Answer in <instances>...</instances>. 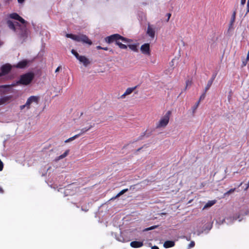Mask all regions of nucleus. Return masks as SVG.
<instances>
[{
	"label": "nucleus",
	"mask_w": 249,
	"mask_h": 249,
	"mask_svg": "<svg viewBox=\"0 0 249 249\" xmlns=\"http://www.w3.org/2000/svg\"><path fill=\"white\" fill-rule=\"evenodd\" d=\"M246 0H241V5L244 6L245 4Z\"/></svg>",
	"instance_id": "nucleus-35"
},
{
	"label": "nucleus",
	"mask_w": 249,
	"mask_h": 249,
	"mask_svg": "<svg viewBox=\"0 0 249 249\" xmlns=\"http://www.w3.org/2000/svg\"><path fill=\"white\" fill-rule=\"evenodd\" d=\"M174 245L175 242L173 241H166L163 244V246L166 248L174 247Z\"/></svg>",
	"instance_id": "nucleus-18"
},
{
	"label": "nucleus",
	"mask_w": 249,
	"mask_h": 249,
	"mask_svg": "<svg viewBox=\"0 0 249 249\" xmlns=\"http://www.w3.org/2000/svg\"><path fill=\"white\" fill-rule=\"evenodd\" d=\"M10 99V96H5L0 98V105H2L8 101Z\"/></svg>",
	"instance_id": "nucleus-20"
},
{
	"label": "nucleus",
	"mask_w": 249,
	"mask_h": 249,
	"mask_svg": "<svg viewBox=\"0 0 249 249\" xmlns=\"http://www.w3.org/2000/svg\"><path fill=\"white\" fill-rule=\"evenodd\" d=\"M213 82V79L209 80L207 83V86L205 88V91H206L211 86Z\"/></svg>",
	"instance_id": "nucleus-22"
},
{
	"label": "nucleus",
	"mask_w": 249,
	"mask_h": 249,
	"mask_svg": "<svg viewBox=\"0 0 249 249\" xmlns=\"http://www.w3.org/2000/svg\"><path fill=\"white\" fill-rule=\"evenodd\" d=\"M26 107V104H25V105H24L20 106V109L21 110H22V109H24Z\"/></svg>",
	"instance_id": "nucleus-36"
},
{
	"label": "nucleus",
	"mask_w": 249,
	"mask_h": 249,
	"mask_svg": "<svg viewBox=\"0 0 249 249\" xmlns=\"http://www.w3.org/2000/svg\"><path fill=\"white\" fill-rule=\"evenodd\" d=\"M171 112L168 111L162 117L157 123L156 127L157 128L165 127L169 123Z\"/></svg>",
	"instance_id": "nucleus-4"
},
{
	"label": "nucleus",
	"mask_w": 249,
	"mask_h": 249,
	"mask_svg": "<svg viewBox=\"0 0 249 249\" xmlns=\"http://www.w3.org/2000/svg\"><path fill=\"white\" fill-rule=\"evenodd\" d=\"M4 193V190H3L2 188L0 186V193L3 194Z\"/></svg>",
	"instance_id": "nucleus-38"
},
{
	"label": "nucleus",
	"mask_w": 249,
	"mask_h": 249,
	"mask_svg": "<svg viewBox=\"0 0 249 249\" xmlns=\"http://www.w3.org/2000/svg\"><path fill=\"white\" fill-rule=\"evenodd\" d=\"M235 12L234 11L233 13V14H232V22H233L235 20Z\"/></svg>",
	"instance_id": "nucleus-31"
},
{
	"label": "nucleus",
	"mask_w": 249,
	"mask_h": 249,
	"mask_svg": "<svg viewBox=\"0 0 249 249\" xmlns=\"http://www.w3.org/2000/svg\"><path fill=\"white\" fill-rule=\"evenodd\" d=\"M192 84V80H188L186 81V87L185 89H187L188 87L191 86Z\"/></svg>",
	"instance_id": "nucleus-25"
},
{
	"label": "nucleus",
	"mask_w": 249,
	"mask_h": 249,
	"mask_svg": "<svg viewBox=\"0 0 249 249\" xmlns=\"http://www.w3.org/2000/svg\"><path fill=\"white\" fill-rule=\"evenodd\" d=\"M16 25L20 26V24L18 22H16Z\"/></svg>",
	"instance_id": "nucleus-46"
},
{
	"label": "nucleus",
	"mask_w": 249,
	"mask_h": 249,
	"mask_svg": "<svg viewBox=\"0 0 249 249\" xmlns=\"http://www.w3.org/2000/svg\"><path fill=\"white\" fill-rule=\"evenodd\" d=\"M28 62L26 60H24L19 62L16 66L15 67L19 69H23L26 67Z\"/></svg>",
	"instance_id": "nucleus-11"
},
{
	"label": "nucleus",
	"mask_w": 249,
	"mask_h": 249,
	"mask_svg": "<svg viewBox=\"0 0 249 249\" xmlns=\"http://www.w3.org/2000/svg\"><path fill=\"white\" fill-rule=\"evenodd\" d=\"M60 69H61V66H59V67H58L56 68V69L55 70V72H58V71H59V70H60Z\"/></svg>",
	"instance_id": "nucleus-37"
},
{
	"label": "nucleus",
	"mask_w": 249,
	"mask_h": 249,
	"mask_svg": "<svg viewBox=\"0 0 249 249\" xmlns=\"http://www.w3.org/2000/svg\"><path fill=\"white\" fill-rule=\"evenodd\" d=\"M6 24L8 26V27L12 30H13L14 32L16 31V28L15 26V24L14 23V22L10 20H7L6 21Z\"/></svg>",
	"instance_id": "nucleus-12"
},
{
	"label": "nucleus",
	"mask_w": 249,
	"mask_h": 249,
	"mask_svg": "<svg viewBox=\"0 0 249 249\" xmlns=\"http://www.w3.org/2000/svg\"><path fill=\"white\" fill-rule=\"evenodd\" d=\"M247 58L248 60H249V52H248V53Z\"/></svg>",
	"instance_id": "nucleus-45"
},
{
	"label": "nucleus",
	"mask_w": 249,
	"mask_h": 249,
	"mask_svg": "<svg viewBox=\"0 0 249 249\" xmlns=\"http://www.w3.org/2000/svg\"><path fill=\"white\" fill-rule=\"evenodd\" d=\"M173 63H174V59H173V60H172V61L171 62V63H170V65H171V66H173L174 65Z\"/></svg>",
	"instance_id": "nucleus-44"
},
{
	"label": "nucleus",
	"mask_w": 249,
	"mask_h": 249,
	"mask_svg": "<svg viewBox=\"0 0 249 249\" xmlns=\"http://www.w3.org/2000/svg\"><path fill=\"white\" fill-rule=\"evenodd\" d=\"M69 152H70V150L67 149L63 154L60 155L59 156L57 157L55 159V161H58V160L65 158L68 155V154H69Z\"/></svg>",
	"instance_id": "nucleus-13"
},
{
	"label": "nucleus",
	"mask_w": 249,
	"mask_h": 249,
	"mask_svg": "<svg viewBox=\"0 0 249 249\" xmlns=\"http://www.w3.org/2000/svg\"><path fill=\"white\" fill-rule=\"evenodd\" d=\"M20 38H24V37H27V33H26V31L25 30L24 32L22 33H21L20 35Z\"/></svg>",
	"instance_id": "nucleus-28"
},
{
	"label": "nucleus",
	"mask_w": 249,
	"mask_h": 249,
	"mask_svg": "<svg viewBox=\"0 0 249 249\" xmlns=\"http://www.w3.org/2000/svg\"><path fill=\"white\" fill-rule=\"evenodd\" d=\"M200 103V100L196 103V105L192 107L193 113H194L196 112L197 108L198 107Z\"/></svg>",
	"instance_id": "nucleus-23"
},
{
	"label": "nucleus",
	"mask_w": 249,
	"mask_h": 249,
	"mask_svg": "<svg viewBox=\"0 0 249 249\" xmlns=\"http://www.w3.org/2000/svg\"><path fill=\"white\" fill-rule=\"evenodd\" d=\"M147 34L151 38H154L155 36V29L153 28L151 26L148 25L147 27Z\"/></svg>",
	"instance_id": "nucleus-9"
},
{
	"label": "nucleus",
	"mask_w": 249,
	"mask_h": 249,
	"mask_svg": "<svg viewBox=\"0 0 249 249\" xmlns=\"http://www.w3.org/2000/svg\"><path fill=\"white\" fill-rule=\"evenodd\" d=\"M141 51L142 53L145 55L150 54V45L148 43H145L141 47Z\"/></svg>",
	"instance_id": "nucleus-6"
},
{
	"label": "nucleus",
	"mask_w": 249,
	"mask_h": 249,
	"mask_svg": "<svg viewBox=\"0 0 249 249\" xmlns=\"http://www.w3.org/2000/svg\"><path fill=\"white\" fill-rule=\"evenodd\" d=\"M249 12V0H248L247 2V11L246 14Z\"/></svg>",
	"instance_id": "nucleus-33"
},
{
	"label": "nucleus",
	"mask_w": 249,
	"mask_h": 249,
	"mask_svg": "<svg viewBox=\"0 0 249 249\" xmlns=\"http://www.w3.org/2000/svg\"><path fill=\"white\" fill-rule=\"evenodd\" d=\"M235 190V188L231 189L229 191H228V192L225 193L224 195L226 196L227 195H229L231 193H232L233 192H234Z\"/></svg>",
	"instance_id": "nucleus-27"
},
{
	"label": "nucleus",
	"mask_w": 249,
	"mask_h": 249,
	"mask_svg": "<svg viewBox=\"0 0 249 249\" xmlns=\"http://www.w3.org/2000/svg\"><path fill=\"white\" fill-rule=\"evenodd\" d=\"M34 77V73L32 72L26 73L20 76V79L17 82V83L18 84L27 85L32 82Z\"/></svg>",
	"instance_id": "nucleus-3"
},
{
	"label": "nucleus",
	"mask_w": 249,
	"mask_h": 249,
	"mask_svg": "<svg viewBox=\"0 0 249 249\" xmlns=\"http://www.w3.org/2000/svg\"><path fill=\"white\" fill-rule=\"evenodd\" d=\"M38 101V97L35 96H32L30 97L27 100L26 103V107L28 109L30 108V105L33 103V102H36L37 103Z\"/></svg>",
	"instance_id": "nucleus-8"
},
{
	"label": "nucleus",
	"mask_w": 249,
	"mask_h": 249,
	"mask_svg": "<svg viewBox=\"0 0 249 249\" xmlns=\"http://www.w3.org/2000/svg\"><path fill=\"white\" fill-rule=\"evenodd\" d=\"M194 246H195V242H194V241H192V242L190 243V244H189V248H192V247H193Z\"/></svg>",
	"instance_id": "nucleus-32"
},
{
	"label": "nucleus",
	"mask_w": 249,
	"mask_h": 249,
	"mask_svg": "<svg viewBox=\"0 0 249 249\" xmlns=\"http://www.w3.org/2000/svg\"><path fill=\"white\" fill-rule=\"evenodd\" d=\"M216 201L215 200H213L209 201L204 206L203 208V210H205L206 209H208V208H210L213 206L215 203Z\"/></svg>",
	"instance_id": "nucleus-17"
},
{
	"label": "nucleus",
	"mask_w": 249,
	"mask_h": 249,
	"mask_svg": "<svg viewBox=\"0 0 249 249\" xmlns=\"http://www.w3.org/2000/svg\"><path fill=\"white\" fill-rule=\"evenodd\" d=\"M131 41V40L124 38L119 34H114L110 36V42H115V44L121 49H127V46L126 44L130 43Z\"/></svg>",
	"instance_id": "nucleus-1"
},
{
	"label": "nucleus",
	"mask_w": 249,
	"mask_h": 249,
	"mask_svg": "<svg viewBox=\"0 0 249 249\" xmlns=\"http://www.w3.org/2000/svg\"><path fill=\"white\" fill-rule=\"evenodd\" d=\"M11 68H12V67H11V65L9 64H7L3 65L1 67V72L0 74V76L5 75V74L8 73L10 71Z\"/></svg>",
	"instance_id": "nucleus-7"
},
{
	"label": "nucleus",
	"mask_w": 249,
	"mask_h": 249,
	"mask_svg": "<svg viewBox=\"0 0 249 249\" xmlns=\"http://www.w3.org/2000/svg\"><path fill=\"white\" fill-rule=\"evenodd\" d=\"M205 94H202V95L200 96V100H202V99H203L205 98Z\"/></svg>",
	"instance_id": "nucleus-39"
},
{
	"label": "nucleus",
	"mask_w": 249,
	"mask_h": 249,
	"mask_svg": "<svg viewBox=\"0 0 249 249\" xmlns=\"http://www.w3.org/2000/svg\"><path fill=\"white\" fill-rule=\"evenodd\" d=\"M79 137V135H75L74 136L71 137V138H69L68 139L66 140L65 141V142L68 143L69 142H70L75 140V139L78 138Z\"/></svg>",
	"instance_id": "nucleus-21"
},
{
	"label": "nucleus",
	"mask_w": 249,
	"mask_h": 249,
	"mask_svg": "<svg viewBox=\"0 0 249 249\" xmlns=\"http://www.w3.org/2000/svg\"><path fill=\"white\" fill-rule=\"evenodd\" d=\"M105 40H106V42L109 43V36H107L105 38Z\"/></svg>",
	"instance_id": "nucleus-41"
},
{
	"label": "nucleus",
	"mask_w": 249,
	"mask_h": 249,
	"mask_svg": "<svg viewBox=\"0 0 249 249\" xmlns=\"http://www.w3.org/2000/svg\"><path fill=\"white\" fill-rule=\"evenodd\" d=\"M7 87V86H2V87H4V88H5V87Z\"/></svg>",
	"instance_id": "nucleus-48"
},
{
	"label": "nucleus",
	"mask_w": 249,
	"mask_h": 249,
	"mask_svg": "<svg viewBox=\"0 0 249 249\" xmlns=\"http://www.w3.org/2000/svg\"><path fill=\"white\" fill-rule=\"evenodd\" d=\"M71 52L76 57L77 59H78V58H79V57L80 56L79 55L77 52L73 49L71 50Z\"/></svg>",
	"instance_id": "nucleus-24"
},
{
	"label": "nucleus",
	"mask_w": 249,
	"mask_h": 249,
	"mask_svg": "<svg viewBox=\"0 0 249 249\" xmlns=\"http://www.w3.org/2000/svg\"><path fill=\"white\" fill-rule=\"evenodd\" d=\"M143 245L142 242L140 241H132L130 243V246L132 248H140Z\"/></svg>",
	"instance_id": "nucleus-15"
},
{
	"label": "nucleus",
	"mask_w": 249,
	"mask_h": 249,
	"mask_svg": "<svg viewBox=\"0 0 249 249\" xmlns=\"http://www.w3.org/2000/svg\"><path fill=\"white\" fill-rule=\"evenodd\" d=\"M80 62L82 63L85 66H87L89 64L90 62L89 59L85 56L80 55L77 59Z\"/></svg>",
	"instance_id": "nucleus-10"
},
{
	"label": "nucleus",
	"mask_w": 249,
	"mask_h": 249,
	"mask_svg": "<svg viewBox=\"0 0 249 249\" xmlns=\"http://www.w3.org/2000/svg\"><path fill=\"white\" fill-rule=\"evenodd\" d=\"M151 249H159L157 246H153V247H152Z\"/></svg>",
	"instance_id": "nucleus-42"
},
{
	"label": "nucleus",
	"mask_w": 249,
	"mask_h": 249,
	"mask_svg": "<svg viewBox=\"0 0 249 249\" xmlns=\"http://www.w3.org/2000/svg\"><path fill=\"white\" fill-rule=\"evenodd\" d=\"M92 127H93V125L91 124H90L88 127H85V128L81 129L80 130V132L79 134H78L77 135H79V136H80L82 134L85 133L86 132H87L90 129H91Z\"/></svg>",
	"instance_id": "nucleus-19"
},
{
	"label": "nucleus",
	"mask_w": 249,
	"mask_h": 249,
	"mask_svg": "<svg viewBox=\"0 0 249 249\" xmlns=\"http://www.w3.org/2000/svg\"><path fill=\"white\" fill-rule=\"evenodd\" d=\"M114 198H115V197H112V198H110V200L114 199Z\"/></svg>",
	"instance_id": "nucleus-47"
},
{
	"label": "nucleus",
	"mask_w": 249,
	"mask_h": 249,
	"mask_svg": "<svg viewBox=\"0 0 249 249\" xmlns=\"http://www.w3.org/2000/svg\"><path fill=\"white\" fill-rule=\"evenodd\" d=\"M136 89V87L127 88L124 93L121 96L122 98H124L125 96L130 94Z\"/></svg>",
	"instance_id": "nucleus-14"
},
{
	"label": "nucleus",
	"mask_w": 249,
	"mask_h": 249,
	"mask_svg": "<svg viewBox=\"0 0 249 249\" xmlns=\"http://www.w3.org/2000/svg\"><path fill=\"white\" fill-rule=\"evenodd\" d=\"M66 37L70 38L72 40L82 42L83 44H87L91 45L92 44V41L89 38L88 36L84 34L73 35L72 34H67Z\"/></svg>",
	"instance_id": "nucleus-2"
},
{
	"label": "nucleus",
	"mask_w": 249,
	"mask_h": 249,
	"mask_svg": "<svg viewBox=\"0 0 249 249\" xmlns=\"http://www.w3.org/2000/svg\"><path fill=\"white\" fill-rule=\"evenodd\" d=\"M128 191V189H124L123 190H122L121 192H120L116 196V197H117V196H120L121 195H123V194H124V193H125L126 192H127Z\"/></svg>",
	"instance_id": "nucleus-26"
},
{
	"label": "nucleus",
	"mask_w": 249,
	"mask_h": 249,
	"mask_svg": "<svg viewBox=\"0 0 249 249\" xmlns=\"http://www.w3.org/2000/svg\"><path fill=\"white\" fill-rule=\"evenodd\" d=\"M126 45L127 46V47H129V48L130 50H131L132 51L135 52H138V49H137V47L138 45V44H129V43H127V44H126Z\"/></svg>",
	"instance_id": "nucleus-16"
},
{
	"label": "nucleus",
	"mask_w": 249,
	"mask_h": 249,
	"mask_svg": "<svg viewBox=\"0 0 249 249\" xmlns=\"http://www.w3.org/2000/svg\"><path fill=\"white\" fill-rule=\"evenodd\" d=\"M8 17L10 18L14 19L17 20L19 21L20 23L25 25L26 27V24H27V21L25 20L21 17H20L18 14L17 13H13L10 14L8 15Z\"/></svg>",
	"instance_id": "nucleus-5"
},
{
	"label": "nucleus",
	"mask_w": 249,
	"mask_h": 249,
	"mask_svg": "<svg viewBox=\"0 0 249 249\" xmlns=\"http://www.w3.org/2000/svg\"><path fill=\"white\" fill-rule=\"evenodd\" d=\"M171 15L170 13L167 14V16H168V18H167V21L169 20Z\"/></svg>",
	"instance_id": "nucleus-40"
},
{
	"label": "nucleus",
	"mask_w": 249,
	"mask_h": 249,
	"mask_svg": "<svg viewBox=\"0 0 249 249\" xmlns=\"http://www.w3.org/2000/svg\"><path fill=\"white\" fill-rule=\"evenodd\" d=\"M18 1L19 3H21L24 1V0H18Z\"/></svg>",
	"instance_id": "nucleus-43"
},
{
	"label": "nucleus",
	"mask_w": 249,
	"mask_h": 249,
	"mask_svg": "<svg viewBox=\"0 0 249 249\" xmlns=\"http://www.w3.org/2000/svg\"><path fill=\"white\" fill-rule=\"evenodd\" d=\"M97 48L98 49H103V50H107V47H106V48H102V47H101V46H98L97 47Z\"/></svg>",
	"instance_id": "nucleus-34"
},
{
	"label": "nucleus",
	"mask_w": 249,
	"mask_h": 249,
	"mask_svg": "<svg viewBox=\"0 0 249 249\" xmlns=\"http://www.w3.org/2000/svg\"><path fill=\"white\" fill-rule=\"evenodd\" d=\"M3 163L2 161L0 159V171H1L3 169Z\"/></svg>",
	"instance_id": "nucleus-30"
},
{
	"label": "nucleus",
	"mask_w": 249,
	"mask_h": 249,
	"mask_svg": "<svg viewBox=\"0 0 249 249\" xmlns=\"http://www.w3.org/2000/svg\"><path fill=\"white\" fill-rule=\"evenodd\" d=\"M157 227H158V226H152V227H150L149 228L145 229L144 230V231H148L152 230H153V229H155L157 228Z\"/></svg>",
	"instance_id": "nucleus-29"
}]
</instances>
